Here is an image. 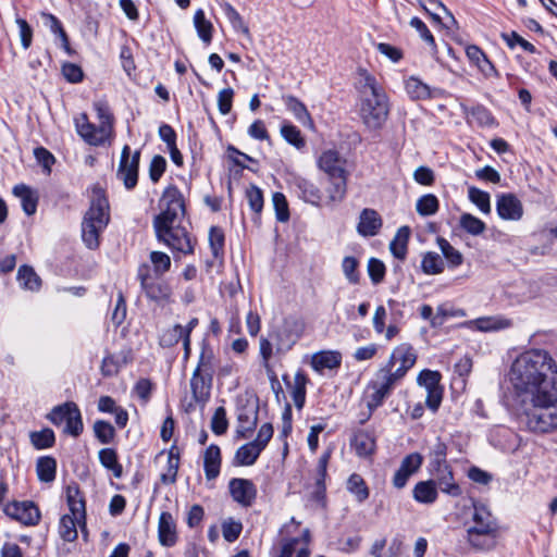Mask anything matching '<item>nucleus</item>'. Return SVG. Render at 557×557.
<instances>
[{
  "mask_svg": "<svg viewBox=\"0 0 557 557\" xmlns=\"http://www.w3.org/2000/svg\"><path fill=\"white\" fill-rule=\"evenodd\" d=\"M510 382L518 393L536 394L557 387V364L548 351L530 349L516 358Z\"/></svg>",
  "mask_w": 557,
  "mask_h": 557,
  "instance_id": "f257e3e1",
  "label": "nucleus"
},
{
  "mask_svg": "<svg viewBox=\"0 0 557 557\" xmlns=\"http://www.w3.org/2000/svg\"><path fill=\"white\" fill-rule=\"evenodd\" d=\"M389 114L386 92L374 76L364 72L360 100V117L367 128L376 131L383 127Z\"/></svg>",
  "mask_w": 557,
  "mask_h": 557,
  "instance_id": "f03ea898",
  "label": "nucleus"
},
{
  "mask_svg": "<svg viewBox=\"0 0 557 557\" xmlns=\"http://www.w3.org/2000/svg\"><path fill=\"white\" fill-rule=\"evenodd\" d=\"M466 542L476 552L491 550L496 545L498 523L488 508L473 503L471 518L465 522Z\"/></svg>",
  "mask_w": 557,
  "mask_h": 557,
  "instance_id": "7ed1b4c3",
  "label": "nucleus"
},
{
  "mask_svg": "<svg viewBox=\"0 0 557 557\" xmlns=\"http://www.w3.org/2000/svg\"><path fill=\"white\" fill-rule=\"evenodd\" d=\"M523 422L535 433L557 428V387L532 395V406L525 410Z\"/></svg>",
  "mask_w": 557,
  "mask_h": 557,
  "instance_id": "20e7f679",
  "label": "nucleus"
},
{
  "mask_svg": "<svg viewBox=\"0 0 557 557\" xmlns=\"http://www.w3.org/2000/svg\"><path fill=\"white\" fill-rule=\"evenodd\" d=\"M66 498L70 513L61 517L59 523V534L66 542H73L77 539V527L82 529L85 535L86 528V511L85 502L79 495V490L76 485H69L66 488Z\"/></svg>",
  "mask_w": 557,
  "mask_h": 557,
  "instance_id": "39448f33",
  "label": "nucleus"
},
{
  "mask_svg": "<svg viewBox=\"0 0 557 557\" xmlns=\"http://www.w3.org/2000/svg\"><path fill=\"white\" fill-rule=\"evenodd\" d=\"M176 222L152 223L154 235L160 244L168 246L173 252L193 255L196 240L184 226Z\"/></svg>",
  "mask_w": 557,
  "mask_h": 557,
  "instance_id": "423d86ee",
  "label": "nucleus"
},
{
  "mask_svg": "<svg viewBox=\"0 0 557 557\" xmlns=\"http://www.w3.org/2000/svg\"><path fill=\"white\" fill-rule=\"evenodd\" d=\"M104 195L99 185L92 188V197L89 210L82 223V237L90 249L99 246V231L102 224Z\"/></svg>",
  "mask_w": 557,
  "mask_h": 557,
  "instance_id": "0eeeda50",
  "label": "nucleus"
},
{
  "mask_svg": "<svg viewBox=\"0 0 557 557\" xmlns=\"http://www.w3.org/2000/svg\"><path fill=\"white\" fill-rule=\"evenodd\" d=\"M136 277L147 299L157 304L171 301L173 295L171 285L162 276L152 275L151 267L148 263L139 264Z\"/></svg>",
  "mask_w": 557,
  "mask_h": 557,
  "instance_id": "6e6552de",
  "label": "nucleus"
},
{
  "mask_svg": "<svg viewBox=\"0 0 557 557\" xmlns=\"http://www.w3.org/2000/svg\"><path fill=\"white\" fill-rule=\"evenodd\" d=\"M160 213L153 218L152 223L177 222L186 213L185 200L181 190L175 185L164 188L159 200Z\"/></svg>",
  "mask_w": 557,
  "mask_h": 557,
  "instance_id": "1a4fd4ad",
  "label": "nucleus"
},
{
  "mask_svg": "<svg viewBox=\"0 0 557 557\" xmlns=\"http://www.w3.org/2000/svg\"><path fill=\"white\" fill-rule=\"evenodd\" d=\"M416 361L417 355L413 347L404 343L394 348L388 361L381 370L398 383L408 370L414 366Z\"/></svg>",
  "mask_w": 557,
  "mask_h": 557,
  "instance_id": "9d476101",
  "label": "nucleus"
},
{
  "mask_svg": "<svg viewBox=\"0 0 557 557\" xmlns=\"http://www.w3.org/2000/svg\"><path fill=\"white\" fill-rule=\"evenodd\" d=\"M304 332L305 322L301 318L295 315L286 317L271 335L275 339L276 351L281 354L290 350Z\"/></svg>",
  "mask_w": 557,
  "mask_h": 557,
  "instance_id": "9b49d317",
  "label": "nucleus"
},
{
  "mask_svg": "<svg viewBox=\"0 0 557 557\" xmlns=\"http://www.w3.org/2000/svg\"><path fill=\"white\" fill-rule=\"evenodd\" d=\"M47 419L54 425H64L63 432L73 436H78L83 431V422L79 409L72 401L55 406Z\"/></svg>",
  "mask_w": 557,
  "mask_h": 557,
  "instance_id": "f8f14e48",
  "label": "nucleus"
},
{
  "mask_svg": "<svg viewBox=\"0 0 557 557\" xmlns=\"http://www.w3.org/2000/svg\"><path fill=\"white\" fill-rule=\"evenodd\" d=\"M139 159L140 151H135L131 157V148L127 145L123 147L116 177L127 190L134 189L138 183Z\"/></svg>",
  "mask_w": 557,
  "mask_h": 557,
  "instance_id": "ddd939ff",
  "label": "nucleus"
},
{
  "mask_svg": "<svg viewBox=\"0 0 557 557\" xmlns=\"http://www.w3.org/2000/svg\"><path fill=\"white\" fill-rule=\"evenodd\" d=\"M397 382L383 372L381 369L375 373L374 380L369 383V388L372 393L368 397L367 406L370 411L375 410L384 403L385 398L389 396Z\"/></svg>",
  "mask_w": 557,
  "mask_h": 557,
  "instance_id": "4468645a",
  "label": "nucleus"
},
{
  "mask_svg": "<svg viewBox=\"0 0 557 557\" xmlns=\"http://www.w3.org/2000/svg\"><path fill=\"white\" fill-rule=\"evenodd\" d=\"M228 491L234 502L243 507H250L257 498V487L251 480L233 478Z\"/></svg>",
  "mask_w": 557,
  "mask_h": 557,
  "instance_id": "2eb2a0df",
  "label": "nucleus"
},
{
  "mask_svg": "<svg viewBox=\"0 0 557 557\" xmlns=\"http://www.w3.org/2000/svg\"><path fill=\"white\" fill-rule=\"evenodd\" d=\"M496 212L502 220L519 221L523 216V205L515 194H499L496 199Z\"/></svg>",
  "mask_w": 557,
  "mask_h": 557,
  "instance_id": "dca6fc26",
  "label": "nucleus"
},
{
  "mask_svg": "<svg viewBox=\"0 0 557 557\" xmlns=\"http://www.w3.org/2000/svg\"><path fill=\"white\" fill-rule=\"evenodd\" d=\"M346 159L338 151L329 149L321 153L318 159V166L329 178L348 176L346 171Z\"/></svg>",
  "mask_w": 557,
  "mask_h": 557,
  "instance_id": "f3484780",
  "label": "nucleus"
},
{
  "mask_svg": "<svg viewBox=\"0 0 557 557\" xmlns=\"http://www.w3.org/2000/svg\"><path fill=\"white\" fill-rule=\"evenodd\" d=\"M423 463V457L419 453H411L407 455L400 462L398 470L393 476L394 487L400 490L404 488L409 478L418 472Z\"/></svg>",
  "mask_w": 557,
  "mask_h": 557,
  "instance_id": "a211bd4d",
  "label": "nucleus"
},
{
  "mask_svg": "<svg viewBox=\"0 0 557 557\" xmlns=\"http://www.w3.org/2000/svg\"><path fill=\"white\" fill-rule=\"evenodd\" d=\"M5 513L27 525H34L38 523L40 519L39 509L32 502L10 504L5 507Z\"/></svg>",
  "mask_w": 557,
  "mask_h": 557,
  "instance_id": "6ab92c4d",
  "label": "nucleus"
},
{
  "mask_svg": "<svg viewBox=\"0 0 557 557\" xmlns=\"http://www.w3.org/2000/svg\"><path fill=\"white\" fill-rule=\"evenodd\" d=\"M75 126L78 135L89 145L98 146L104 141L103 124L96 126L89 122L85 113L75 117Z\"/></svg>",
  "mask_w": 557,
  "mask_h": 557,
  "instance_id": "aec40b11",
  "label": "nucleus"
},
{
  "mask_svg": "<svg viewBox=\"0 0 557 557\" xmlns=\"http://www.w3.org/2000/svg\"><path fill=\"white\" fill-rule=\"evenodd\" d=\"M158 541L163 547H173L178 541L176 521L169 511H162L159 517Z\"/></svg>",
  "mask_w": 557,
  "mask_h": 557,
  "instance_id": "412c9836",
  "label": "nucleus"
},
{
  "mask_svg": "<svg viewBox=\"0 0 557 557\" xmlns=\"http://www.w3.org/2000/svg\"><path fill=\"white\" fill-rule=\"evenodd\" d=\"M332 456V449H326L319 458L315 469V482L312 498L321 504L325 502L326 486L325 480L327 476V466Z\"/></svg>",
  "mask_w": 557,
  "mask_h": 557,
  "instance_id": "4be33fe9",
  "label": "nucleus"
},
{
  "mask_svg": "<svg viewBox=\"0 0 557 557\" xmlns=\"http://www.w3.org/2000/svg\"><path fill=\"white\" fill-rule=\"evenodd\" d=\"M213 376L194 371L190 377V389L194 400L205 405L211 395Z\"/></svg>",
  "mask_w": 557,
  "mask_h": 557,
  "instance_id": "5701e85b",
  "label": "nucleus"
},
{
  "mask_svg": "<svg viewBox=\"0 0 557 557\" xmlns=\"http://www.w3.org/2000/svg\"><path fill=\"white\" fill-rule=\"evenodd\" d=\"M405 89L412 100L432 99L441 94V89L430 87L416 76H410L405 81Z\"/></svg>",
  "mask_w": 557,
  "mask_h": 557,
  "instance_id": "b1692460",
  "label": "nucleus"
},
{
  "mask_svg": "<svg viewBox=\"0 0 557 557\" xmlns=\"http://www.w3.org/2000/svg\"><path fill=\"white\" fill-rule=\"evenodd\" d=\"M382 227V219L374 209L366 208L361 211L357 231L361 236H375Z\"/></svg>",
  "mask_w": 557,
  "mask_h": 557,
  "instance_id": "393cba45",
  "label": "nucleus"
},
{
  "mask_svg": "<svg viewBox=\"0 0 557 557\" xmlns=\"http://www.w3.org/2000/svg\"><path fill=\"white\" fill-rule=\"evenodd\" d=\"M294 187L298 197L304 201L314 206H320L322 201V193L312 182L298 177L294 182Z\"/></svg>",
  "mask_w": 557,
  "mask_h": 557,
  "instance_id": "a878e982",
  "label": "nucleus"
},
{
  "mask_svg": "<svg viewBox=\"0 0 557 557\" xmlns=\"http://www.w3.org/2000/svg\"><path fill=\"white\" fill-rule=\"evenodd\" d=\"M310 364L319 373H322L324 369H337L342 364V354L334 350L317 352L312 356Z\"/></svg>",
  "mask_w": 557,
  "mask_h": 557,
  "instance_id": "bb28decb",
  "label": "nucleus"
},
{
  "mask_svg": "<svg viewBox=\"0 0 557 557\" xmlns=\"http://www.w3.org/2000/svg\"><path fill=\"white\" fill-rule=\"evenodd\" d=\"M237 437L247 438L255 430L258 421V408H242L237 414Z\"/></svg>",
  "mask_w": 557,
  "mask_h": 557,
  "instance_id": "cd10ccee",
  "label": "nucleus"
},
{
  "mask_svg": "<svg viewBox=\"0 0 557 557\" xmlns=\"http://www.w3.org/2000/svg\"><path fill=\"white\" fill-rule=\"evenodd\" d=\"M412 497L419 504H434L438 497L436 482L434 480L419 481L413 486Z\"/></svg>",
  "mask_w": 557,
  "mask_h": 557,
  "instance_id": "c85d7f7f",
  "label": "nucleus"
},
{
  "mask_svg": "<svg viewBox=\"0 0 557 557\" xmlns=\"http://www.w3.org/2000/svg\"><path fill=\"white\" fill-rule=\"evenodd\" d=\"M221 450L215 444H211L205 451L203 469L207 480H214L220 474Z\"/></svg>",
  "mask_w": 557,
  "mask_h": 557,
  "instance_id": "c756f323",
  "label": "nucleus"
},
{
  "mask_svg": "<svg viewBox=\"0 0 557 557\" xmlns=\"http://www.w3.org/2000/svg\"><path fill=\"white\" fill-rule=\"evenodd\" d=\"M13 195L21 199L23 211L33 215L37 210L38 195L29 186L18 184L13 187Z\"/></svg>",
  "mask_w": 557,
  "mask_h": 557,
  "instance_id": "7c9ffc66",
  "label": "nucleus"
},
{
  "mask_svg": "<svg viewBox=\"0 0 557 557\" xmlns=\"http://www.w3.org/2000/svg\"><path fill=\"white\" fill-rule=\"evenodd\" d=\"M351 447L359 457H370L375 451V438L367 431H358L351 440Z\"/></svg>",
  "mask_w": 557,
  "mask_h": 557,
  "instance_id": "2f4dec72",
  "label": "nucleus"
},
{
  "mask_svg": "<svg viewBox=\"0 0 557 557\" xmlns=\"http://www.w3.org/2000/svg\"><path fill=\"white\" fill-rule=\"evenodd\" d=\"M434 475L436 478V486L438 485L443 493L453 497H457L461 494L460 486L454 482L453 472L449 466L442 468L441 472L434 471Z\"/></svg>",
  "mask_w": 557,
  "mask_h": 557,
  "instance_id": "473e14b6",
  "label": "nucleus"
},
{
  "mask_svg": "<svg viewBox=\"0 0 557 557\" xmlns=\"http://www.w3.org/2000/svg\"><path fill=\"white\" fill-rule=\"evenodd\" d=\"M216 367V357L213 349L202 342L197 367L194 371L213 376Z\"/></svg>",
  "mask_w": 557,
  "mask_h": 557,
  "instance_id": "72a5a7b5",
  "label": "nucleus"
},
{
  "mask_svg": "<svg viewBox=\"0 0 557 557\" xmlns=\"http://www.w3.org/2000/svg\"><path fill=\"white\" fill-rule=\"evenodd\" d=\"M308 377L302 370H298L294 376L290 396L298 410H301L306 403V386Z\"/></svg>",
  "mask_w": 557,
  "mask_h": 557,
  "instance_id": "f704fd0d",
  "label": "nucleus"
},
{
  "mask_svg": "<svg viewBox=\"0 0 557 557\" xmlns=\"http://www.w3.org/2000/svg\"><path fill=\"white\" fill-rule=\"evenodd\" d=\"M409 237V226H401L398 228L395 237L389 243V250L395 258L399 260H404L406 258Z\"/></svg>",
  "mask_w": 557,
  "mask_h": 557,
  "instance_id": "c9c22d12",
  "label": "nucleus"
},
{
  "mask_svg": "<svg viewBox=\"0 0 557 557\" xmlns=\"http://www.w3.org/2000/svg\"><path fill=\"white\" fill-rule=\"evenodd\" d=\"M194 26L201 41L207 46L210 45L212 41L213 25L206 17L205 11L202 9H198L195 12Z\"/></svg>",
  "mask_w": 557,
  "mask_h": 557,
  "instance_id": "e433bc0d",
  "label": "nucleus"
},
{
  "mask_svg": "<svg viewBox=\"0 0 557 557\" xmlns=\"http://www.w3.org/2000/svg\"><path fill=\"white\" fill-rule=\"evenodd\" d=\"M260 447H258L252 441L242 445L235 454L234 460L239 466H252L261 454Z\"/></svg>",
  "mask_w": 557,
  "mask_h": 557,
  "instance_id": "4c0bfd02",
  "label": "nucleus"
},
{
  "mask_svg": "<svg viewBox=\"0 0 557 557\" xmlns=\"http://www.w3.org/2000/svg\"><path fill=\"white\" fill-rule=\"evenodd\" d=\"M283 101L289 112L304 125H311L312 119L306 106L294 96H284Z\"/></svg>",
  "mask_w": 557,
  "mask_h": 557,
  "instance_id": "58836bf2",
  "label": "nucleus"
},
{
  "mask_svg": "<svg viewBox=\"0 0 557 557\" xmlns=\"http://www.w3.org/2000/svg\"><path fill=\"white\" fill-rule=\"evenodd\" d=\"M36 472L39 481L51 483L55 479L57 461L53 457L45 456L38 458L36 462Z\"/></svg>",
  "mask_w": 557,
  "mask_h": 557,
  "instance_id": "ea45409f",
  "label": "nucleus"
},
{
  "mask_svg": "<svg viewBox=\"0 0 557 557\" xmlns=\"http://www.w3.org/2000/svg\"><path fill=\"white\" fill-rule=\"evenodd\" d=\"M17 281L20 285L30 292L39 290L41 286V280L29 265H22L17 271Z\"/></svg>",
  "mask_w": 557,
  "mask_h": 557,
  "instance_id": "a19ab883",
  "label": "nucleus"
},
{
  "mask_svg": "<svg viewBox=\"0 0 557 557\" xmlns=\"http://www.w3.org/2000/svg\"><path fill=\"white\" fill-rule=\"evenodd\" d=\"M347 178L348 176L329 178L330 185L325 189L329 202H339L345 198Z\"/></svg>",
  "mask_w": 557,
  "mask_h": 557,
  "instance_id": "79ce46f5",
  "label": "nucleus"
},
{
  "mask_svg": "<svg viewBox=\"0 0 557 557\" xmlns=\"http://www.w3.org/2000/svg\"><path fill=\"white\" fill-rule=\"evenodd\" d=\"M152 275L163 276L171 269V258L163 251L153 250L149 255Z\"/></svg>",
  "mask_w": 557,
  "mask_h": 557,
  "instance_id": "37998d69",
  "label": "nucleus"
},
{
  "mask_svg": "<svg viewBox=\"0 0 557 557\" xmlns=\"http://www.w3.org/2000/svg\"><path fill=\"white\" fill-rule=\"evenodd\" d=\"M347 491L351 493L359 503L364 502L370 495L366 481L358 473H352L348 478Z\"/></svg>",
  "mask_w": 557,
  "mask_h": 557,
  "instance_id": "c03bdc74",
  "label": "nucleus"
},
{
  "mask_svg": "<svg viewBox=\"0 0 557 557\" xmlns=\"http://www.w3.org/2000/svg\"><path fill=\"white\" fill-rule=\"evenodd\" d=\"M430 457V465L434 471L441 472L442 468L448 466L446 462L447 445L441 441V438H437L435 444L432 446Z\"/></svg>",
  "mask_w": 557,
  "mask_h": 557,
  "instance_id": "a18cd8bd",
  "label": "nucleus"
},
{
  "mask_svg": "<svg viewBox=\"0 0 557 557\" xmlns=\"http://www.w3.org/2000/svg\"><path fill=\"white\" fill-rule=\"evenodd\" d=\"M280 132L282 137L295 148L302 149L306 146V140L302 137L301 132L292 123L284 122Z\"/></svg>",
  "mask_w": 557,
  "mask_h": 557,
  "instance_id": "49530a36",
  "label": "nucleus"
},
{
  "mask_svg": "<svg viewBox=\"0 0 557 557\" xmlns=\"http://www.w3.org/2000/svg\"><path fill=\"white\" fill-rule=\"evenodd\" d=\"M437 245L450 267L457 268L462 264L463 257L461 252L453 247L447 239L438 237Z\"/></svg>",
  "mask_w": 557,
  "mask_h": 557,
  "instance_id": "de8ad7c7",
  "label": "nucleus"
},
{
  "mask_svg": "<svg viewBox=\"0 0 557 557\" xmlns=\"http://www.w3.org/2000/svg\"><path fill=\"white\" fill-rule=\"evenodd\" d=\"M459 225L463 231L473 236L481 235L486 230L485 223L470 213H462L460 215Z\"/></svg>",
  "mask_w": 557,
  "mask_h": 557,
  "instance_id": "09e8293b",
  "label": "nucleus"
},
{
  "mask_svg": "<svg viewBox=\"0 0 557 557\" xmlns=\"http://www.w3.org/2000/svg\"><path fill=\"white\" fill-rule=\"evenodd\" d=\"M421 268L425 274H440L444 271V261L438 253L430 251L423 256Z\"/></svg>",
  "mask_w": 557,
  "mask_h": 557,
  "instance_id": "8fccbe9b",
  "label": "nucleus"
},
{
  "mask_svg": "<svg viewBox=\"0 0 557 557\" xmlns=\"http://www.w3.org/2000/svg\"><path fill=\"white\" fill-rule=\"evenodd\" d=\"M438 199L433 194H426L420 197L417 201V212L422 216L433 215L438 211Z\"/></svg>",
  "mask_w": 557,
  "mask_h": 557,
  "instance_id": "3c124183",
  "label": "nucleus"
},
{
  "mask_svg": "<svg viewBox=\"0 0 557 557\" xmlns=\"http://www.w3.org/2000/svg\"><path fill=\"white\" fill-rule=\"evenodd\" d=\"M359 261L357 258L347 256L342 261V271L346 280L352 284H359L360 282V273L358 271Z\"/></svg>",
  "mask_w": 557,
  "mask_h": 557,
  "instance_id": "603ef678",
  "label": "nucleus"
},
{
  "mask_svg": "<svg viewBox=\"0 0 557 557\" xmlns=\"http://www.w3.org/2000/svg\"><path fill=\"white\" fill-rule=\"evenodd\" d=\"M468 197L483 213L491 212V198L488 193L471 186L468 189Z\"/></svg>",
  "mask_w": 557,
  "mask_h": 557,
  "instance_id": "864d4df0",
  "label": "nucleus"
},
{
  "mask_svg": "<svg viewBox=\"0 0 557 557\" xmlns=\"http://www.w3.org/2000/svg\"><path fill=\"white\" fill-rule=\"evenodd\" d=\"M107 413L113 416L117 428L124 429L128 422V412L109 396H107Z\"/></svg>",
  "mask_w": 557,
  "mask_h": 557,
  "instance_id": "5fc2aeb1",
  "label": "nucleus"
},
{
  "mask_svg": "<svg viewBox=\"0 0 557 557\" xmlns=\"http://www.w3.org/2000/svg\"><path fill=\"white\" fill-rule=\"evenodd\" d=\"M299 539L293 537L285 540L282 543L281 552L277 557H293L296 553V557H310V550L308 547L297 549Z\"/></svg>",
  "mask_w": 557,
  "mask_h": 557,
  "instance_id": "6e6d98bb",
  "label": "nucleus"
},
{
  "mask_svg": "<svg viewBox=\"0 0 557 557\" xmlns=\"http://www.w3.org/2000/svg\"><path fill=\"white\" fill-rule=\"evenodd\" d=\"M224 233L218 226H211L209 231V244L214 258L223 256L224 252Z\"/></svg>",
  "mask_w": 557,
  "mask_h": 557,
  "instance_id": "4d7b16f0",
  "label": "nucleus"
},
{
  "mask_svg": "<svg viewBox=\"0 0 557 557\" xmlns=\"http://www.w3.org/2000/svg\"><path fill=\"white\" fill-rule=\"evenodd\" d=\"M54 433L51 429L30 433V442L37 449L49 448L54 444Z\"/></svg>",
  "mask_w": 557,
  "mask_h": 557,
  "instance_id": "13d9d810",
  "label": "nucleus"
},
{
  "mask_svg": "<svg viewBox=\"0 0 557 557\" xmlns=\"http://www.w3.org/2000/svg\"><path fill=\"white\" fill-rule=\"evenodd\" d=\"M502 38L504 39V41L507 44V46L510 49H513L518 45L524 51H527L529 53H536L537 52V50H536V48H535V46L533 44L529 42L528 40L522 38L518 33H516L513 30L510 32V33H503L502 34Z\"/></svg>",
  "mask_w": 557,
  "mask_h": 557,
  "instance_id": "bf43d9fd",
  "label": "nucleus"
},
{
  "mask_svg": "<svg viewBox=\"0 0 557 557\" xmlns=\"http://www.w3.org/2000/svg\"><path fill=\"white\" fill-rule=\"evenodd\" d=\"M466 53L468 58L473 61L485 75H487V71L484 65H488L491 71H495L493 63L487 59V57L478 46H469L466 50Z\"/></svg>",
  "mask_w": 557,
  "mask_h": 557,
  "instance_id": "052dcab7",
  "label": "nucleus"
},
{
  "mask_svg": "<svg viewBox=\"0 0 557 557\" xmlns=\"http://www.w3.org/2000/svg\"><path fill=\"white\" fill-rule=\"evenodd\" d=\"M272 202L275 210V216L278 222H287L289 220V209L286 197L282 193H274Z\"/></svg>",
  "mask_w": 557,
  "mask_h": 557,
  "instance_id": "680f3d73",
  "label": "nucleus"
},
{
  "mask_svg": "<svg viewBox=\"0 0 557 557\" xmlns=\"http://www.w3.org/2000/svg\"><path fill=\"white\" fill-rule=\"evenodd\" d=\"M440 381H441L440 372L428 370V369L422 370L417 377L418 384L420 386H423L426 389V392L441 387Z\"/></svg>",
  "mask_w": 557,
  "mask_h": 557,
  "instance_id": "e2e57ef3",
  "label": "nucleus"
},
{
  "mask_svg": "<svg viewBox=\"0 0 557 557\" xmlns=\"http://www.w3.org/2000/svg\"><path fill=\"white\" fill-rule=\"evenodd\" d=\"M227 426L226 410L224 407H218L211 419V430L215 435H223Z\"/></svg>",
  "mask_w": 557,
  "mask_h": 557,
  "instance_id": "0e129e2a",
  "label": "nucleus"
},
{
  "mask_svg": "<svg viewBox=\"0 0 557 557\" xmlns=\"http://www.w3.org/2000/svg\"><path fill=\"white\" fill-rule=\"evenodd\" d=\"M166 170V160L160 154L152 157L149 164V178L152 183H158Z\"/></svg>",
  "mask_w": 557,
  "mask_h": 557,
  "instance_id": "69168bd1",
  "label": "nucleus"
},
{
  "mask_svg": "<svg viewBox=\"0 0 557 557\" xmlns=\"http://www.w3.org/2000/svg\"><path fill=\"white\" fill-rule=\"evenodd\" d=\"M386 268L385 264L376 259L370 258L368 261V274L371 282L376 285L380 284L385 277Z\"/></svg>",
  "mask_w": 557,
  "mask_h": 557,
  "instance_id": "338daca9",
  "label": "nucleus"
},
{
  "mask_svg": "<svg viewBox=\"0 0 557 557\" xmlns=\"http://www.w3.org/2000/svg\"><path fill=\"white\" fill-rule=\"evenodd\" d=\"M246 197H247V200H248L250 209L255 213L259 214L262 211V208H263V194H262V190L258 186L251 185L246 190Z\"/></svg>",
  "mask_w": 557,
  "mask_h": 557,
  "instance_id": "774afa93",
  "label": "nucleus"
}]
</instances>
